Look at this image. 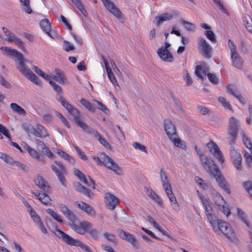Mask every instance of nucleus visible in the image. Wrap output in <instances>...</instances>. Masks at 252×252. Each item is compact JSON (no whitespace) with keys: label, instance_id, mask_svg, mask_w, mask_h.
Here are the masks:
<instances>
[{"label":"nucleus","instance_id":"774afa93","mask_svg":"<svg viewBox=\"0 0 252 252\" xmlns=\"http://www.w3.org/2000/svg\"><path fill=\"white\" fill-rule=\"evenodd\" d=\"M0 132L8 138H10V136L8 130L2 125L0 124Z\"/></svg>","mask_w":252,"mask_h":252},{"label":"nucleus","instance_id":"b1692460","mask_svg":"<svg viewBox=\"0 0 252 252\" xmlns=\"http://www.w3.org/2000/svg\"><path fill=\"white\" fill-rule=\"evenodd\" d=\"M118 234L121 238L131 244L133 247H136L137 243L135 237L131 234L126 232L123 229L118 230Z\"/></svg>","mask_w":252,"mask_h":252},{"label":"nucleus","instance_id":"f03ea898","mask_svg":"<svg viewBox=\"0 0 252 252\" xmlns=\"http://www.w3.org/2000/svg\"><path fill=\"white\" fill-rule=\"evenodd\" d=\"M0 49L4 51V54L9 57H15L19 61L18 68L27 78L37 85L40 86L41 85V81L24 63V57L22 54L15 49L7 47H1Z\"/></svg>","mask_w":252,"mask_h":252},{"label":"nucleus","instance_id":"2eb2a0df","mask_svg":"<svg viewBox=\"0 0 252 252\" xmlns=\"http://www.w3.org/2000/svg\"><path fill=\"white\" fill-rule=\"evenodd\" d=\"M203 208L205 210V214L210 223L214 225V217L212 214V208L210 205V201L205 198L203 195H199Z\"/></svg>","mask_w":252,"mask_h":252},{"label":"nucleus","instance_id":"79ce46f5","mask_svg":"<svg viewBox=\"0 0 252 252\" xmlns=\"http://www.w3.org/2000/svg\"><path fill=\"white\" fill-rule=\"evenodd\" d=\"M237 214L238 217L246 224L248 227H250V223L247 219V217L244 212L240 208H237Z\"/></svg>","mask_w":252,"mask_h":252},{"label":"nucleus","instance_id":"6e6d98bb","mask_svg":"<svg viewBox=\"0 0 252 252\" xmlns=\"http://www.w3.org/2000/svg\"><path fill=\"white\" fill-rule=\"evenodd\" d=\"M28 212L30 213L31 218L35 222L37 221H39V220H40V218L35 212V211L32 209V208H31L30 210H28Z\"/></svg>","mask_w":252,"mask_h":252},{"label":"nucleus","instance_id":"3c124183","mask_svg":"<svg viewBox=\"0 0 252 252\" xmlns=\"http://www.w3.org/2000/svg\"><path fill=\"white\" fill-rule=\"evenodd\" d=\"M108 76L109 77V79L112 82V83L114 85H117L118 86V82L114 75V73L112 71L111 69H107V70H106Z\"/></svg>","mask_w":252,"mask_h":252},{"label":"nucleus","instance_id":"c756f323","mask_svg":"<svg viewBox=\"0 0 252 252\" xmlns=\"http://www.w3.org/2000/svg\"><path fill=\"white\" fill-rule=\"evenodd\" d=\"M226 88L229 94L235 97L241 103L243 104L245 103V99L237 92L234 86L229 85H227Z\"/></svg>","mask_w":252,"mask_h":252},{"label":"nucleus","instance_id":"58836bf2","mask_svg":"<svg viewBox=\"0 0 252 252\" xmlns=\"http://www.w3.org/2000/svg\"><path fill=\"white\" fill-rule=\"evenodd\" d=\"M46 213L51 216L55 220L59 222H63V220L61 219L60 215L51 209H48L46 210Z\"/></svg>","mask_w":252,"mask_h":252},{"label":"nucleus","instance_id":"09e8293b","mask_svg":"<svg viewBox=\"0 0 252 252\" xmlns=\"http://www.w3.org/2000/svg\"><path fill=\"white\" fill-rule=\"evenodd\" d=\"M204 34L212 42L215 43L217 42L215 34L212 31H206L205 32Z\"/></svg>","mask_w":252,"mask_h":252},{"label":"nucleus","instance_id":"20e7f679","mask_svg":"<svg viewBox=\"0 0 252 252\" xmlns=\"http://www.w3.org/2000/svg\"><path fill=\"white\" fill-rule=\"evenodd\" d=\"M51 231L59 239L70 246L79 247L86 252H92L90 247L78 239H76L58 228L57 225L50 229Z\"/></svg>","mask_w":252,"mask_h":252},{"label":"nucleus","instance_id":"c03bdc74","mask_svg":"<svg viewBox=\"0 0 252 252\" xmlns=\"http://www.w3.org/2000/svg\"><path fill=\"white\" fill-rule=\"evenodd\" d=\"M244 157L248 167L251 168L252 165V153L251 152L249 153L247 151H244Z\"/></svg>","mask_w":252,"mask_h":252},{"label":"nucleus","instance_id":"bf43d9fd","mask_svg":"<svg viewBox=\"0 0 252 252\" xmlns=\"http://www.w3.org/2000/svg\"><path fill=\"white\" fill-rule=\"evenodd\" d=\"M57 117L60 119L63 124L67 126L68 128H70V125L69 124L67 119L63 117V116L60 112H58L57 114Z\"/></svg>","mask_w":252,"mask_h":252},{"label":"nucleus","instance_id":"e433bc0d","mask_svg":"<svg viewBox=\"0 0 252 252\" xmlns=\"http://www.w3.org/2000/svg\"><path fill=\"white\" fill-rule=\"evenodd\" d=\"M10 108L13 111L15 112L18 114L25 115L27 113L26 111L22 107H21L16 103H11Z\"/></svg>","mask_w":252,"mask_h":252},{"label":"nucleus","instance_id":"5701e85b","mask_svg":"<svg viewBox=\"0 0 252 252\" xmlns=\"http://www.w3.org/2000/svg\"><path fill=\"white\" fill-rule=\"evenodd\" d=\"M105 199L106 207L111 210H114L118 203L117 198L109 192L105 193Z\"/></svg>","mask_w":252,"mask_h":252},{"label":"nucleus","instance_id":"de8ad7c7","mask_svg":"<svg viewBox=\"0 0 252 252\" xmlns=\"http://www.w3.org/2000/svg\"><path fill=\"white\" fill-rule=\"evenodd\" d=\"M230 156L231 160L242 157L241 154L235 149L234 147H230Z\"/></svg>","mask_w":252,"mask_h":252},{"label":"nucleus","instance_id":"412c9836","mask_svg":"<svg viewBox=\"0 0 252 252\" xmlns=\"http://www.w3.org/2000/svg\"><path fill=\"white\" fill-rule=\"evenodd\" d=\"M102 1L106 9L114 16L117 18L121 17V11L110 0H102Z\"/></svg>","mask_w":252,"mask_h":252},{"label":"nucleus","instance_id":"052dcab7","mask_svg":"<svg viewBox=\"0 0 252 252\" xmlns=\"http://www.w3.org/2000/svg\"><path fill=\"white\" fill-rule=\"evenodd\" d=\"M219 101L220 103H221L222 104L223 106L224 107H225V108L230 109V110L231 109L230 104L229 103V102L226 101V100L224 97H222V96L219 97Z\"/></svg>","mask_w":252,"mask_h":252},{"label":"nucleus","instance_id":"2f4dec72","mask_svg":"<svg viewBox=\"0 0 252 252\" xmlns=\"http://www.w3.org/2000/svg\"><path fill=\"white\" fill-rule=\"evenodd\" d=\"M173 15L168 13H163L158 16L155 17V24L157 26H159L164 21H169L172 19Z\"/></svg>","mask_w":252,"mask_h":252},{"label":"nucleus","instance_id":"37998d69","mask_svg":"<svg viewBox=\"0 0 252 252\" xmlns=\"http://www.w3.org/2000/svg\"><path fill=\"white\" fill-rule=\"evenodd\" d=\"M243 186L249 194L250 197H252V182L247 181L243 183Z\"/></svg>","mask_w":252,"mask_h":252},{"label":"nucleus","instance_id":"a18cd8bd","mask_svg":"<svg viewBox=\"0 0 252 252\" xmlns=\"http://www.w3.org/2000/svg\"><path fill=\"white\" fill-rule=\"evenodd\" d=\"M242 160V157L231 160L234 167L238 171H241L243 169Z\"/></svg>","mask_w":252,"mask_h":252},{"label":"nucleus","instance_id":"603ef678","mask_svg":"<svg viewBox=\"0 0 252 252\" xmlns=\"http://www.w3.org/2000/svg\"><path fill=\"white\" fill-rule=\"evenodd\" d=\"M184 79L186 81V86H190L192 84V80L189 76L187 70L185 71V74L183 76Z\"/></svg>","mask_w":252,"mask_h":252},{"label":"nucleus","instance_id":"1a4fd4ad","mask_svg":"<svg viewBox=\"0 0 252 252\" xmlns=\"http://www.w3.org/2000/svg\"><path fill=\"white\" fill-rule=\"evenodd\" d=\"M214 225L211 224L215 231H221L229 239L232 241H235L236 239L235 233L228 227L226 222L220 220H216L214 219Z\"/></svg>","mask_w":252,"mask_h":252},{"label":"nucleus","instance_id":"ddd939ff","mask_svg":"<svg viewBox=\"0 0 252 252\" xmlns=\"http://www.w3.org/2000/svg\"><path fill=\"white\" fill-rule=\"evenodd\" d=\"M228 45L230 50L231 59L233 65L238 68H241L243 64V60L237 52L236 46L230 39L228 40Z\"/></svg>","mask_w":252,"mask_h":252},{"label":"nucleus","instance_id":"f8f14e48","mask_svg":"<svg viewBox=\"0 0 252 252\" xmlns=\"http://www.w3.org/2000/svg\"><path fill=\"white\" fill-rule=\"evenodd\" d=\"M54 162L58 167L54 164H52L51 165V168L55 172L62 185L65 187L66 185V181L64 176L67 173L65 166L61 161H55Z\"/></svg>","mask_w":252,"mask_h":252},{"label":"nucleus","instance_id":"ea45409f","mask_svg":"<svg viewBox=\"0 0 252 252\" xmlns=\"http://www.w3.org/2000/svg\"><path fill=\"white\" fill-rule=\"evenodd\" d=\"M195 73L196 75L201 79H203L204 76L206 75L205 71L203 70L201 65H197L195 68Z\"/></svg>","mask_w":252,"mask_h":252},{"label":"nucleus","instance_id":"f704fd0d","mask_svg":"<svg viewBox=\"0 0 252 252\" xmlns=\"http://www.w3.org/2000/svg\"><path fill=\"white\" fill-rule=\"evenodd\" d=\"M22 10L28 14L32 13V9L30 7V0H20Z\"/></svg>","mask_w":252,"mask_h":252},{"label":"nucleus","instance_id":"a878e982","mask_svg":"<svg viewBox=\"0 0 252 252\" xmlns=\"http://www.w3.org/2000/svg\"><path fill=\"white\" fill-rule=\"evenodd\" d=\"M157 54L159 58L164 62H172L174 60L173 56L169 50L158 49Z\"/></svg>","mask_w":252,"mask_h":252},{"label":"nucleus","instance_id":"bb28decb","mask_svg":"<svg viewBox=\"0 0 252 252\" xmlns=\"http://www.w3.org/2000/svg\"><path fill=\"white\" fill-rule=\"evenodd\" d=\"M239 127V122L238 120H237L235 118L232 117L229 120V126L228 128V134H237Z\"/></svg>","mask_w":252,"mask_h":252},{"label":"nucleus","instance_id":"e2e57ef3","mask_svg":"<svg viewBox=\"0 0 252 252\" xmlns=\"http://www.w3.org/2000/svg\"><path fill=\"white\" fill-rule=\"evenodd\" d=\"M41 152L47 157L52 158H54V155L49 149L48 147H46L43 150H41Z\"/></svg>","mask_w":252,"mask_h":252},{"label":"nucleus","instance_id":"8fccbe9b","mask_svg":"<svg viewBox=\"0 0 252 252\" xmlns=\"http://www.w3.org/2000/svg\"><path fill=\"white\" fill-rule=\"evenodd\" d=\"M103 237L110 242L115 243L116 242V236L114 234L105 232L103 234Z\"/></svg>","mask_w":252,"mask_h":252},{"label":"nucleus","instance_id":"423d86ee","mask_svg":"<svg viewBox=\"0 0 252 252\" xmlns=\"http://www.w3.org/2000/svg\"><path fill=\"white\" fill-rule=\"evenodd\" d=\"M72 229L76 233L84 235L87 232L94 240H97L100 235V232L97 229L92 227V224L89 221H83L78 224H71Z\"/></svg>","mask_w":252,"mask_h":252},{"label":"nucleus","instance_id":"9b49d317","mask_svg":"<svg viewBox=\"0 0 252 252\" xmlns=\"http://www.w3.org/2000/svg\"><path fill=\"white\" fill-rule=\"evenodd\" d=\"M160 178L162 183V185L166 195L169 198L171 203H176V197L173 194L171 186L169 180L168 179L167 174L163 168L160 169Z\"/></svg>","mask_w":252,"mask_h":252},{"label":"nucleus","instance_id":"72a5a7b5","mask_svg":"<svg viewBox=\"0 0 252 252\" xmlns=\"http://www.w3.org/2000/svg\"><path fill=\"white\" fill-rule=\"evenodd\" d=\"M57 154L69 163L72 164H75V159L72 156L69 155L67 153L60 149L58 150Z\"/></svg>","mask_w":252,"mask_h":252},{"label":"nucleus","instance_id":"aec40b11","mask_svg":"<svg viewBox=\"0 0 252 252\" xmlns=\"http://www.w3.org/2000/svg\"><path fill=\"white\" fill-rule=\"evenodd\" d=\"M59 207L62 213L64 215L67 220L72 222V223H75L77 218L74 213L70 211L67 206L64 204H59Z\"/></svg>","mask_w":252,"mask_h":252},{"label":"nucleus","instance_id":"a19ab883","mask_svg":"<svg viewBox=\"0 0 252 252\" xmlns=\"http://www.w3.org/2000/svg\"><path fill=\"white\" fill-rule=\"evenodd\" d=\"M117 129H114L118 139L119 141H124L125 140V136L124 132L122 130L119 125L116 126Z\"/></svg>","mask_w":252,"mask_h":252},{"label":"nucleus","instance_id":"9d476101","mask_svg":"<svg viewBox=\"0 0 252 252\" xmlns=\"http://www.w3.org/2000/svg\"><path fill=\"white\" fill-rule=\"evenodd\" d=\"M23 129L28 134H31L37 137L44 138L49 136L43 126L37 124L36 127H34L31 124L26 123L22 125Z\"/></svg>","mask_w":252,"mask_h":252},{"label":"nucleus","instance_id":"6ab92c4d","mask_svg":"<svg viewBox=\"0 0 252 252\" xmlns=\"http://www.w3.org/2000/svg\"><path fill=\"white\" fill-rule=\"evenodd\" d=\"M213 176L216 180L219 186L223 189L226 193H230V190L228 184L226 182L223 177L221 176L220 170L215 172Z\"/></svg>","mask_w":252,"mask_h":252},{"label":"nucleus","instance_id":"864d4df0","mask_svg":"<svg viewBox=\"0 0 252 252\" xmlns=\"http://www.w3.org/2000/svg\"><path fill=\"white\" fill-rule=\"evenodd\" d=\"M133 146L136 150H138L141 152L147 153L146 147L145 146L142 145L138 142H134L133 143Z\"/></svg>","mask_w":252,"mask_h":252},{"label":"nucleus","instance_id":"49530a36","mask_svg":"<svg viewBox=\"0 0 252 252\" xmlns=\"http://www.w3.org/2000/svg\"><path fill=\"white\" fill-rule=\"evenodd\" d=\"M180 21L188 31H192L195 28L194 25L190 22L186 21L183 19H180Z\"/></svg>","mask_w":252,"mask_h":252},{"label":"nucleus","instance_id":"5fc2aeb1","mask_svg":"<svg viewBox=\"0 0 252 252\" xmlns=\"http://www.w3.org/2000/svg\"><path fill=\"white\" fill-rule=\"evenodd\" d=\"M84 180L85 181H83L82 182H83L89 187H90L93 189H95L94 182L90 176H88V178L86 177Z\"/></svg>","mask_w":252,"mask_h":252},{"label":"nucleus","instance_id":"7c9ffc66","mask_svg":"<svg viewBox=\"0 0 252 252\" xmlns=\"http://www.w3.org/2000/svg\"><path fill=\"white\" fill-rule=\"evenodd\" d=\"M144 189L145 192L150 198L158 204L160 205L162 204V201L158 195L151 188L145 187Z\"/></svg>","mask_w":252,"mask_h":252},{"label":"nucleus","instance_id":"f3484780","mask_svg":"<svg viewBox=\"0 0 252 252\" xmlns=\"http://www.w3.org/2000/svg\"><path fill=\"white\" fill-rule=\"evenodd\" d=\"M214 202L218 208L228 217L230 214L228 205L224 201L223 198L220 194H216L214 197Z\"/></svg>","mask_w":252,"mask_h":252},{"label":"nucleus","instance_id":"69168bd1","mask_svg":"<svg viewBox=\"0 0 252 252\" xmlns=\"http://www.w3.org/2000/svg\"><path fill=\"white\" fill-rule=\"evenodd\" d=\"M49 83L50 84V85L52 86V87L55 91H56L58 93L62 92V88L57 84H56L55 82L52 80H50Z\"/></svg>","mask_w":252,"mask_h":252},{"label":"nucleus","instance_id":"dca6fc26","mask_svg":"<svg viewBox=\"0 0 252 252\" xmlns=\"http://www.w3.org/2000/svg\"><path fill=\"white\" fill-rule=\"evenodd\" d=\"M207 147L208 148L209 151L218 159L220 163H223L224 161V158L223 156L222 153L218 145L213 141H210L207 144Z\"/></svg>","mask_w":252,"mask_h":252},{"label":"nucleus","instance_id":"4be33fe9","mask_svg":"<svg viewBox=\"0 0 252 252\" xmlns=\"http://www.w3.org/2000/svg\"><path fill=\"white\" fill-rule=\"evenodd\" d=\"M23 149L24 151L28 152L33 158L40 162L43 163L45 162L44 157L40 155L36 150L30 147L27 144L25 143L24 144Z\"/></svg>","mask_w":252,"mask_h":252},{"label":"nucleus","instance_id":"4d7b16f0","mask_svg":"<svg viewBox=\"0 0 252 252\" xmlns=\"http://www.w3.org/2000/svg\"><path fill=\"white\" fill-rule=\"evenodd\" d=\"M206 75L211 82L215 85L218 84L219 80L215 74L211 73H208Z\"/></svg>","mask_w":252,"mask_h":252},{"label":"nucleus","instance_id":"393cba45","mask_svg":"<svg viewBox=\"0 0 252 252\" xmlns=\"http://www.w3.org/2000/svg\"><path fill=\"white\" fill-rule=\"evenodd\" d=\"M76 205L80 209L83 211L88 215L91 216H94L95 215V211L91 205L84 202H77Z\"/></svg>","mask_w":252,"mask_h":252},{"label":"nucleus","instance_id":"7ed1b4c3","mask_svg":"<svg viewBox=\"0 0 252 252\" xmlns=\"http://www.w3.org/2000/svg\"><path fill=\"white\" fill-rule=\"evenodd\" d=\"M34 184L41 189V192L39 190H31L30 192L33 194L36 199H38L42 203L45 205H50L51 204V199L47 194L49 191L50 186L46 181L40 175H36L33 180Z\"/></svg>","mask_w":252,"mask_h":252},{"label":"nucleus","instance_id":"39448f33","mask_svg":"<svg viewBox=\"0 0 252 252\" xmlns=\"http://www.w3.org/2000/svg\"><path fill=\"white\" fill-rule=\"evenodd\" d=\"M93 159L99 166L104 165L113 171L117 175L121 176L123 172L122 168L108 156L104 153L99 154L98 156H92Z\"/></svg>","mask_w":252,"mask_h":252},{"label":"nucleus","instance_id":"473e14b6","mask_svg":"<svg viewBox=\"0 0 252 252\" xmlns=\"http://www.w3.org/2000/svg\"><path fill=\"white\" fill-rule=\"evenodd\" d=\"M40 26L42 30L46 33L49 36L52 37L51 32V25L49 21L47 19L41 20L40 22Z\"/></svg>","mask_w":252,"mask_h":252},{"label":"nucleus","instance_id":"338daca9","mask_svg":"<svg viewBox=\"0 0 252 252\" xmlns=\"http://www.w3.org/2000/svg\"><path fill=\"white\" fill-rule=\"evenodd\" d=\"M67 45L63 47V49L66 52H69L75 49L74 45H72L69 42L65 40L64 41Z\"/></svg>","mask_w":252,"mask_h":252},{"label":"nucleus","instance_id":"4c0bfd02","mask_svg":"<svg viewBox=\"0 0 252 252\" xmlns=\"http://www.w3.org/2000/svg\"><path fill=\"white\" fill-rule=\"evenodd\" d=\"M80 103H81V104L82 105H83L88 110H89L92 112H95V108L92 105L91 103L88 100L82 98L80 100Z\"/></svg>","mask_w":252,"mask_h":252},{"label":"nucleus","instance_id":"f257e3e1","mask_svg":"<svg viewBox=\"0 0 252 252\" xmlns=\"http://www.w3.org/2000/svg\"><path fill=\"white\" fill-rule=\"evenodd\" d=\"M58 100L67 110L68 113L71 115L76 125L81 127L86 133L93 134L96 140L107 149H110V144L95 129L88 126L86 123L82 121L80 117V112L74 106L69 103L64 98L61 94H58Z\"/></svg>","mask_w":252,"mask_h":252},{"label":"nucleus","instance_id":"4468645a","mask_svg":"<svg viewBox=\"0 0 252 252\" xmlns=\"http://www.w3.org/2000/svg\"><path fill=\"white\" fill-rule=\"evenodd\" d=\"M198 49L205 58L210 59L212 58L213 48L204 38H198Z\"/></svg>","mask_w":252,"mask_h":252},{"label":"nucleus","instance_id":"13d9d810","mask_svg":"<svg viewBox=\"0 0 252 252\" xmlns=\"http://www.w3.org/2000/svg\"><path fill=\"white\" fill-rule=\"evenodd\" d=\"M0 84L1 85L7 89H10L11 87V85L10 83L2 75L0 76Z\"/></svg>","mask_w":252,"mask_h":252},{"label":"nucleus","instance_id":"a211bd4d","mask_svg":"<svg viewBox=\"0 0 252 252\" xmlns=\"http://www.w3.org/2000/svg\"><path fill=\"white\" fill-rule=\"evenodd\" d=\"M2 31L8 37L7 40L8 41L14 42L22 49L24 48V43L20 38L16 36L13 33L10 32L8 29L5 27L2 28Z\"/></svg>","mask_w":252,"mask_h":252},{"label":"nucleus","instance_id":"c85d7f7f","mask_svg":"<svg viewBox=\"0 0 252 252\" xmlns=\"http://www.w3.org/2000/svg\"><path fill=\"white\" fill-rule=\"evenodd\" d=\"M56 74L52 76V78L61 84H65L68 83L63 73L58 69L55 70Z\"/></svg>","mask_w":252,"mask_h":252},{"label":"nucleus","instance_id":"680f3d73","mask_svg":"<svg viewBox=\"0 0 252 252\" xmlns=\"http://www.w3.org/2000/svg\"><path fill=\"white\" fill-rule=\"evenodd\" d=\"M73 173L74 175L77 176L80 180L82 182L83 181H85V178H86L85 175L82 173L79 169H74L73 170Z\"/></svg>","mask_w":252,"mask_h":252},{"label":"nucleus","instance_id":"6e6552de","mask_svg":"<svg viewBox=\"0 0 252 252\" xmlns=\"http://www.w3.org/2000/svg\"><path fill=\"white\" fill-rule=\"evenodd\" d=\"M164 128L168 138L174 145L179 148H184L183 144L178 137L175 124L169 120H165L163 122Z\"/></svg>","mask_w":252,"mask_h":252},{"label":"nucleus","instance_id":"0e129e2a","mask_svg":"<svg viewBox=\"0 0 252 252\" xmlns=\"http://www.w3.org/2000/svg\"><path fill=\"white\" fill-rule=\"evenodd\" d=\"M197 111L202 115H206L209 113V110L207 108L203 106H197Z\"/></svg>","mask_w":252,"mask_h":252},{"label":"nucleus","instance_id":"cd10ccee","mask_svg":"<svg viewBox=\"0 0 252 252\" xmlns=\"http://www.w3.org/2000/svg\"><path fill=\"white\" fill-rule=\"evenodd\" d=\"M75 188L77 191L89 198H92L94 196V193L91 190L86 188L79 182L77 183L75 186Z\"/></svg>","mask_w":252,"mask_h":252},{"label":"nucleus","instance_id":"c9c22d12","mask_svg":"<svg viewBox=\"0 0 252 252\" xmlns=\"http://www.w3.org/2000/svg\"><path fill=\"white\" fill-rule=\"evenodd\" d=\"M241 134L242 135V140L244 145L248 149H250V152L252 153V143L250 140L243 130L241 131Z\"/></svg>","mask_w":252,"mask_h":252},{"label":"nucleus","instance_id":"0eeeda50","mask_svg":"<svg viewBox=\"0 0 252 252\" xmlns=\"http://www.w3.org/2000/svg\"><path fill=\"white\" fill-rule=\"evenodd\" d=\"M194 149L199 157L202 166L208 173L212 175L216 171L217 172V171L220 170L218 166L210 157L205 155L197 146H195Z\"/></svg>","mask_w":252,"mask_h":252}]
</instances>
